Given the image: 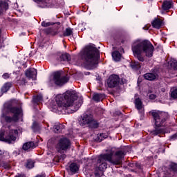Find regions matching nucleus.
Here are the masks:
<instances>
[{
  "instance_id": "f257e3e1",
  "label": "nucleus",
  "mask_w": 177,
  "mask_h": 177,
  "mask_svg": "<svg viewBox=\"0 0 177 177\" xmlns=\"http://www.w3.org/2000/svg\"><path fill=\"white\" fill-rule=\"evenodd\" d=\"M56 103L66 114H73L82 106V100H78V93L75 91H67L63 95L56 97Z\"/></svg>"
},
{
  "instance_id": "f03ea898",
  "label": "nucleus",
  "mask_w": 177,
  "mask_h": 177,
  "mask_svg": "<svg viewBox=\"0 0 177 177\" xmlns=\"http://www.w3.org/2000/svg\"><path fill=\"white\" fill-rule=\"evenodd\" d=\"M124 156V151H118L115 153L113 151H109L107 153L100 155L97 160V167L99 171L107 169V162L106 161H109L113 165H120Z\"/></svg>"
},
{
  "instance_id": "7ed1b4c3",
  "label": "nucleus",
  "mask_w": 177,
  "mask_h": 177,
  "mask_svg": "<svg viewBox=\"0 0 177 177\" xmlns=\"http://www.w3.org/2000/svg\"><path fill=\"white\" fill-rule=\"evenodd\" d=\"M132 50L134 56L139 62H145V55L146 57H153L154 46L149 41H136L132 46Z\"/></svg>"
},
{
  "instance_id": "20e7f679",
  "label": "nucleus",
  "mask_w": 177,
  "mask_h": 177,
  "mask_svg": "<svg viewBox=\"0 0 177 177\" xmlns=\"http://www.w3.org/2000/svg\"><path fill=\"white\" fill-rule=\"evenodd\" d=\"M153 118L155 124V129L151 131L153 136H157L160 133H164L167 122L169 120V115L167 112L152 110L149 111Z\"/></svg>"
},
{
  "instance_id": "39448f33",
  "label": "nucleus",
  "mask_w": 177,
  "mask_h": 177,
  "mask_svg": "<svg viewBox=\"0 0 177 177\" xmlns=\"http://www.w3.org/2000/svg\"><path fill=\"white\" fill-rule=\"evenodd\" d=\"M99 51L97 48L93 46H88L84 49L82 59L84 60V64L86 68L93 70L97 64V59L95 55H97Z\"/></svg>"
},
{
  "instance_id": "423d86ee",
  "label": "nucleus",
  "mask_w": 177,
  "mask_h": 177,
  "mask_svg": "<svg viewBox=\"0 0 177 177\" xmlns=\"http://www.w3.org/2000/svg\"><path fill=\"white\" fill-rule=\"evenodd\" d=\"M17 135H19V131L17 129H11L10 130L9 135L5 138L3 137L5 136V131H2L0 133V140L1 142H6V143L11 145L16 142V139H17Z\"/></svg>"
},
{
  "instance_id": "0eeeda50",
  "label": "nucleus",
  "mask_w": 177,
  "mask_h": 177,
  "mask_svg": "<svg viewBox=\"0 0 177 177\" xmlns=\"http://www.w3.org/2000/svg\"><path fill=\"white\" fill-rule=\"evenodd\" d=\"M70 78L68 76L62 77V75L59 72H55L53 75V79L50 80L49 81V85H50V86H53V84H55V85L62 86V85H64V84L68 82Z\"/></svg>"
},
{
  "instance_id": "6e6552de",
  "label": "nucleus",
  "mask_w": 177,
  "mask_h": 177,
  "mask_svg": "<svg viewBox=\"0 0 177 177\" xmlns=\"http://www.w3.org/2000/svg\"><path fill=\"white\" fill-rule=\"evenodd\" d=\"M71 146L70 140L66 138H62L59 140L58 143L56 145V150L58 153L63 154L65 151H68Z\"/></svg>"
},
{
  "instance_id": "1a4fd4ad",
  "label": "nucleus",
  "mask_w": 177,
  "mask_h": 177,
  "mask_svg": "<svg viewBox=\"0 0 177 177\" xmlns=\"http://www.w3.org/2000/svg\"><path fill=\"white\" fill-rule=\"evenodd\" d=\"M10 113H12L14 115L11 118L10 116H6L5 120L6 122H12V121H15V122L19 121V115H21L23 111L21 108L19 107H12L10 109Z\"/></svg>"
},
{
  "instance_id": "9d476101",
  "label": "nucleus",
  "mask_w": 177,
  "mask_h": 177,
  "mask_svg": "<svg viewBox=\"0 0 177 177\" xmlns=\"http://www.w3.org/2000/svg\"><path fill=\"white\" fill-rule=\"evenodd\" d=\"M119 82H120V76L117 75H111L107 80L109 88H115V86L118 85Z\"/></svg>"
},
{
  "instance_id": "9b49d317",
  "label": "nucleus",
  "mask_w": 177,
  "mask_h": 177,
  "mask_svg": "<svg viewBox=\"0 0 177 177\" xmlns=\"http://www.w3.org/2000/svg\"><path fill=\"white\" fill-rule=\"evenodd\" d=\"M26 77L29 80H37V69L32 68L25 72Z\"/></svg>"
},
{
  "instance_id": "f8f14e48",
  "label": "nucleus",
  "mask_w": 177,
  "mask_h": 177,
  "mask_svg": "<svg viewBox=\"0 0 177 177\" xmlns=\"http://www.w3.org/2000/svg\"><path fill=\"white\" fill-rule=\"evenodd\" d=\"M93 119V116L92 115H84L80 124L82 127H84V125H88L89 127L91 122H92Z\"/></svg>"
},
{
  "instance_id": "ddd939ff",
  "label": "nucleus",
  "mask_w": 177,
  "mask_h": 177,
  "mask_svg": "<svg viewBox=\"0 0 177 177\" xmlns=\"http://www.w3.org/2000/svg\"><path fill=\"white\" fill-rule=\"evenodd\" d=\"M172 6V0H165L162 5V8L163 10H169V9H171Z\"/></svg>"
},
{
  "instance_id": "4468645a",
  "label": "nucleus",
  "mask_w": 177,
  "mask_h": 177,
  "mask_svg": "<svg viewBox=\"0 0 177 177\" xmlns=\"http://www.w3.org/2000/svg\"><path fill=\"white\" fill-rule=\"evenodd\" d=\"M35 148V144L34 142H26L23 145L22 149L23 150L27 151V150H32V149Z\"/></svg>"
},
{
  "instance_id": "2eb2a0df",
  "label": "nucleus",
  "mask_w": 177,
  "mask_h": 177,
  "mask_svg": "<svg viewBox=\"0 0 177 177\" xmlns=\"http://www.w3.org/2000/svg\"><path fill=\"white\" fill-rule=\"evenodd\" d=\"M144 78L147 80V81H154L157 78V75L156 73H147L144 75Z\"/></svg>"
},
{
  "instance_id": "dca6fc26",
  "label": "nucleus",
  "mask_w": 177,
  "mask_h": 177,
  "mask_svg": "<svg viewBox=\"0 0 177 177\" xmlns=\"http://www.w3.org/2000/svg\"><path fill=\"white\" fill-rule=\"evenodd\" d=\"M54 132L55 133H60L63 129H64V125L60 124V123H56L54 127Z\"/></svg>"
},
{
  "instance_id": "f3484780",
  "label": "nucleus",
  "mask_w": 177,
  "mask_h": 177,
  "mask_svg": "<svg viewBox=\"0 0 177 177\" xmlns=\"http://www.w3.org/2000/svg\"><path fill=\"white\" fill-rule=\"evenodd\" d=\"M8 3L0 1V15L3 13L4 10H8Z\"/></svg>"
},
{
  "instance_id": "a211bd4d",
  "label": "nucleus",
  "mask_w": 177,
  "mask_h": 177,
  "mask_svg": "<svg viewBox=\"0 0 177 177\" xmlns=\"http://www.w3.org/2000/svg\"><path fill=\"white\" fill-rule=\"evenodd\" d=\"M112 57L115 62H120L121 60V53L118 51H114L112 53Z\"/></svg>"
},
{
  "instance_id": "6ab92c4d",
  "label": "nucleus",
  "mask_w": 177,
  "mask_h": 177,
  "mask_svg": "<svg viewBox=\"0 0 177 177\" xmlns=\"http://www.w3.org/2000/svg\"><path fill=\"white\" fill-rule=\"evenodd\" d=\"M59 62H64L67 60V62H70L71 60V57L68 53L62 54L59 56Z\"/></svg>"
},
{
  "instance_id": "aec40b11",
  "label": "nucleus",
  "mask_w": 177,
  "mask_h": 177,
  "mask_svg": "<svg viewBox=\"0 0 177 177\" xmlns=\"http://www.w3.org/2000/svg\"><path fill=\"white\" fill-rule=\"evenodd\" d=\"M78 169L79 167L77 163L73 162L69 165V170L71 171V172H73V174H75V172H77Z\"/></svg>"
},
{
  "instance_id": "412c9836",
  "label": "nucleus",
  "mask_w": 177,
  "mask_h": 177,
  "mask_svg": "<svg viewBox=\"0 0 177 177\" xmlns=\"http://www.w3.org/2000/svg\"><path fill=\"white\" fill-rule=\"evenodd\" d=\"M93 100L95 102H100L102 99H104V95L100 93H95L93 96Z\"/></svg>"
},
{
  "instance_id": "4be33fe9",
  "label": "nucleus",
  "mask_w": 177,
  "mask_h": 177,
  "mask_svg": "<svg viewBox=\"0 0 177 177\" xmlns=\"http://www.w3.org/2000/svg\"><path fill=\"white\" fill-rule=\"evenodd\" d=\"M135 106L138 111H140V110H142V109L143 108V106L142 105V100H140V98L136 99Z\"/></svg>"
},
{
  "instance_id": "5701e85b",
  "label": "nucleus",
  "mask_w": 177,
  "mask_h": 177,
  "mask_svg": "<svg viewBox=\"0 0 177 177\" xmlns=\"http://www.w3.org/2000/svg\"><path fill=\"white\" fill-rule=\"evenodd\" d=\"M10 86H12V84L8 82L6 83L2 87H1V92L2 93H6L9 89H10Z\"/></svg>"
},
{
  "instance_id": "b1692460",
  "label": "nucleus",
  "mask_w": 177,
  "mask_h": 177,
  "mask_svg": "<svg viewBox=\"0 0 177 177\" xmlns=\"http://www.w3.org/2000/svg\"><path fill=\"white\" fill-rule=\"evenodd\" d=\"M168 66L173 70H177V62L175 59H171L168 62Z\"/></svg>"
},
{
  "instance_id": "393cba45",
  "label": "nucleus",
  "mask_w": 177,
  "mask_h": 177,
  "mask_svg": "<svg viewBox=\"0 0 177 177\" xmlns=\"http://www.w3.org/2000/svg\"><path fill=\"white\" fill-rule=\"evenodd\" d=\"M162 24V22L160 19H155L152 22V26L154 28H160L161 27V25Z\"/></svg>"
},
{
  "instance_id": "a878e982",
  "label": "nucleus",
  "mask_w": 177,
  "mask_h": 177,
  "mask_svg": "<svg viewBox=\"0 0 177 177\" xmlns=\"http://www.w3.org/2000/svg\"><path fill=\"white\" fill-rule=\"evenodd\" d=\"M131 68H133L134 70H139V68H142V63L140 62H133L131 64Z\"/></svg>"
},
{
  "instance_id": "bb28decb",
  "label": "nucleus",
  "mask_w": 177,
  "mask_h": 177,
  "mask_svg": "<svg viewBox=\"0 0 177 177\" xmlns=\"http://www.w3.org/2000/svg\"><path fill=\"white\" fill-rule=\"evenodd\" d=\"M70 35H73V29L67 28L64 32V37H70Z\"/></svg>"
},
{
  "instance_id": "cd10ccee",
  "label": "nucleus",
  "mask_w": 177,
  "mask_h": 177,
  "mask_svg": "<svg viewBox=\"0 0 177 177\" xmlns=\"http://www.w3.org/2000/svg\"><path fill=\"white\" fill-rule=\"evenodd\" d=\"M42 100H43L42 95H38L37 96L33 97L34 103H39L40 102H42Z\"/></svg>"
},
{
  "instance_id": "c85d7f7f",
  "label": "nucleus",
  "mask_w": 177,
  "mask_h": 177,
  "mask_svg": "<svg viewBox=\"0 0 177 177\" xmlns=\"http://www.w3.org/2000/svg\"><path fill=\"white\" fill-rule=\"evenodd\" d=\"M88 127H90V128L96 129V128L99 127V123H97V122H96V120H94V119H93V120L91 121V122L90 123Z\"/></svg>"
},
{
  "instance_id": "c756f323",
  "label": "nucleus",
  "mask_w": 177,
  "mask_h": 177,
  "mask_svg": "<svg viewBox=\"0 0 177 177\" xmlns=\"http://www.w3.org/2000/svg\"><path fill=\"white\" fill-rule=\"evenodd\" d=\"M26 168H28L29 169L34 168V161L28 160L26 163Z\"/></svg>"
},
{
  "instance_id": "7c9ffc66",
  "label": "nucleus",
  "mask_w": 177,
  "mask_h": 177,
  "mask_svg": "<svg viewBox=\"0 0 177 177\" xmlns=\"http://www.w3.org/2000/svg\"><path fill=\"white\" fill-rule=\"evenodd\" d=\"M55 24L53 22H46L45 21L41 22V26L42 27H50V26H53Z\"/></svg>"
},
{
  "instance_id": "2f4dec72",
  "label": "nucleus",
  "mask_w": 177,
  "mask_h": 177,
  "mask_svg": "<svg viewBox=\"0 0 177 177\" xmlns=\"http://www.w3.org/2000/svg\"><path fill=\"white\" fill-rule=\"evenodd\" d=\"M171 96L173 97V99H177V88L171 91Z\"/></svg>"
},
{
  "instance_id": "473e14b6",
  "label": "nucleus",
  "mask_w": 177,
  "mask_h": 177,
  "mask_svg": "<svg viewBox=\"0 0 177 177\" xmlns=\"http://www.w3.org/2000/svg\"><path fill=\"white\" fill-rule=\"evenodd\" d=\"M170 168L173 169L175 172L177 171V165L176 163H171L170 165Z\"/></svg>"
},
{
  "instance_id": "72a5a7b5",
  "label": "nucleus",
  "mask_w": 177,
  "mask_h": 177,
  "mask_svg": "<svg viewBox=\"0 0 177 177\" xmlns=\"http://www.w3.org/2000/svg\"><path fill=\"white\" fill-rule=\"evenodd\" d=\"M10 76L9 75V73H4L3 75H2V77L4 79V80H7V78H9Z\"/></svg>"
},
{
  "instance_id": "f704fd0d",
  "label": "nucleus",
  "mask_w": 177,
  "mask_h": 177,
  "mask_svg": "<svg viewBox=\"0 0 177 177\" xmlns=\"http://www.w3.org/2000/svg\"><path fill=\"white\" fill-rule=\"evenodd\" d=\"M156 96L154 94H151L149 95V99H151V100H154V99H156Z\"/></svg>"
},
{
  "instance_id": "c9c22d12",
  "label": "nucleus",
  "mask_w": 177,
  "mask_h": 177,
  "mask_svg": "<svg viewBox=\"0 0 177 177\" xmlns=\"http://www.w3.org/2000/svg\"><path fill=\"white\" fill-rule=\"evenodd\" d=\"M170 139L173 140H175V139H177V133L176 134H174L173 136H171L170 137Z\"/></svg>"
},
{
  "instance_id": "e433bc0d",
  "label": "nucleus",
  "mask_w": 177,
  "mask_h": 177,
  "mask_svg": "<svg viewBox=\"0 0 177 177\" xmlns=\"http://www.w3.org/2000/svg\"><path fill=\"white\" fill-rule=\"evenodd\" d=\"M45 32H46V34H50V32H52V29L51 28L46 29Z\"/></svg>"
},
{
  "instance_id": "4c0bfd02",
  "label": "nucleus",
  "mask_w": 177,
  "mask_h": 177,
  "mask_svg": "<svg viewBox=\"0 0 177 177\" xmlns=\"http://www.w3.org/2000/svg\"><path fill=\"white\" fill-rule=\"evenodd\" d=\"M37 3H41V2H45L46 0H33Z\"/></svg>"
},
{
  "instance_id": "58836bf2",
  "label": "nucleus",
  "mask_w": 177,
  "mask_h": 177,
  "mask_svg": "<svg viewBox=\"0 0 177 177\" xmlns=\"http://www.w3.org/2000/svg\"><path fill=\"white\" fill-rule=\"evenodd\" d=\"M100 138H103L104 139H106L107 138V136L104 135V133H100Z\"/></svg>"
},
{
  "instance_id": "ea45409f",
  "label": "nucleus",
  "mask_w": 177,
  "mask_h": 177,
  "mask_svg": "<svg viewBox=\"0 0 177 177\" xmlns=\"http://www.w3.org/2000/svg\"><path fill=\"white\" fill-rule=\"evenodd\" d=\"M0 156H2V151H0Z\"/></svg>"
},
{
  "instance_id": "a19ab883",
  "label": "nucleus",
  "mask_w": 177,
  "mask_h": 177,
  "mask_svg": "<svg viewBox=\"0 0 177 177\" xmlns=\"http://www.w3.org/2000/svg\"><path fill=\"white\" fill-rule=\"evenodd\" d=\"M163 177H167V176H164Z\"/></svg>"
}]
</instances>
